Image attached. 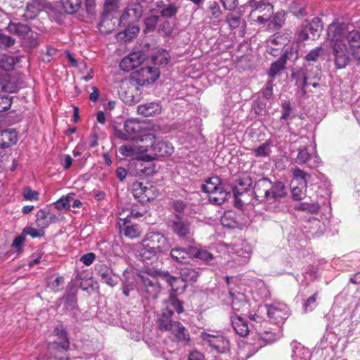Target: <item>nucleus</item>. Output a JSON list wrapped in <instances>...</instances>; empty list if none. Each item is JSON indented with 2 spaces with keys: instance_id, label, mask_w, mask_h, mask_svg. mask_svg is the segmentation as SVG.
I'll return each instance as SVG.
<instances>
[{
  "instance_id": "nucleus-10",
  "label": "nucleus",
  "mask_w": 360,
  "mask_h": 360,
  "mask_svg": "<svg viewBox=\"0 0 360 360\" xmlns=\"http://www.w3.org/2000/svg\"><path fill=\"white\" fill-rule=\"evenodd\" d=\"M160 74L156 67H142L132 73L131 77L140 86L149 84L158 79Z\"/></svg>"
},
{
  "instance_id": "nucleus-9",
  "label": "nucleus",
  "mask_w": 360,
  "mask_h": 360,
  "mask_svg": "<svg viewBox=\"0 0 360 360\" xmlns=\"http://www.w3.org/2000/svg\"><path fill=\"white\" fill-rule=\"evenodd\" d=\"M143 125V122L137 120H128L124 123V131L120 129H115L114 134L117 138L121 140L127 141L138 136L141 141V136L146 134L143 131L144 129Z\"/></svg>"
},
{
  "instance_id": "nucleus-51",
  "label": "nucleus",
  "mask_w": 360,
  "mask_h": 360,
  "mask_svg": "<svg viewBox=\"0 0 360 360\" xmlns=\"http://www.w3.org/2000/svg\"><path fill=\"white\" fill-rule=\"evenodd\" d=\"M221 223L224 227L235 228L237 226L235 214L231 211L225 212L221 217Z\"/></svg>"
},
{
  "instance_id": "nucleus-63",
  "label": "nucleus",
  "mask_w": 360,
  "mask_h": 360,
  "mask_svg": "<svg viewBox=\"0 0 360 360\" xmlns=\"http://www.w3.org/2000/svg\"><path fill=\"white\" fill-rule=\"evenodd\" d=\"M15 43V39L0 32V47H10Z\"/></svg>"
},
{
  "instance_id": "nucleus-41",
  "label": "nucleus",
  "mask_w": 360,
  "mask_h": 360,
  "mask_svg": "<svg viewBox=\"0 0 360 360\" xmlns=\"http://www.w3.org/2000/svg\"><path fill=\"white\" fill-rule=\"evenodd\" d=\"M166 280L169 285L171 286L172 290L174 292H182L186 288V285L184 279L180 277H174L170 275L166 276Z\"/></svg>"
},
{
  "instance_id": "nucleus-64",
  "label": "nucleus",
  "mask_w": 360,
  "mask_h": 360,
  "mask_svg": "<svg viewBox=\"0 0 360 360\" xmlns=\"http://www.w3.org/2000/svg\"><path fill=\"white\" fill-rule=\"evenodd\" d=\"M96 255L94 252H88L83 255L79 260L86 266H90L96 259Z\"/></svg>"
},
{
  "instance_id": "nucleus-57",
  "label": "nucleus",
  "mask_w": 360,
  "mask_h": 360,
  "mask_svg": "<svg viewBox=\"0 0 360 360\" xmlns=\"http://www.w3.org/2000/svg\"><path fill=\"white\" fill-rule=\"evenodd\" d=\"M281 116L280 120L284 121L288 120L290 117L291 114V105L288 101H283L281 105Z\"/></svg>"
},
{
  "instance_id": "nucleus-37",
  "label": "nucleus",
  "mask_w": 360,
  "mask_h": 360,
  "mask_svg": "<svg viewBox=\"0 0 360 360\" xmlns=\"http://www.w3.org/2000/svg\"><path fill=\"white\" fill-rule=\"evenodd\" d=\"M305 27L308 30L310 39L315 40L319 37L322 28V24L319 18H314L311 22L305 25Z\"/></svg>"
},
{
  "instance_id": "nucleus-8",
  "label": "nucleus",
  "mask_w": 360,
  "mask_h": 360,
  "mask_svg": "<svg viewBox=\"0 0 360 360\" xmlns=\"http://www.w3.org/2000/svg\"><path fill=\"white\" fill-rule=\"evenodd\" d=\"M250 6L252 8L250 13V20L259 24L266 22L273 13V7L265 0H250Z\"/></svg>"
},
{
  "instance_id": "nucleus-13",
  "label": "nucleus",
  "mask_w": 360,
  "mask_h": 360,
  "mask_svg": "<svg viewBox=\"0 0 360 360\" xmlns=\"http://www.w3.org/2000/svg\"><path fill=\"white\" fill-rule=\"evenodd\" d=\"M347 27L344 23L332 22L328 27V39L332 46L335 44H344L347 41Z\"/></svg>"
},
{
  "instance_id": "nucleus-2",
  "label": "nucleus",
  "mask_w": 360,
  "mask_h": 360,
  "mask_svg": "<svg viewBox=\"0 0 360 360\" xmlns=\"http://www.w3.org/2000/svg\"><path fill=\"white\" fill-rule=\"evenodd\" d=\"M176 311L180 314L183 311L181 302L174 296H170L164 302L162 313L159 318V326L162 330L171 331L179 342L186 345L190 338L186 328L178 321L172 320V316Z\"/></svg>"
},
{
  "instance_id": "nucleus-55",
  "label": "nucleus",
  "mask_w": 360,
  "mask_h": 360,
  "mask_svg": "<svg viewBox=\"0 0 360 360\" xmlns=\"http://www.w3.org/2000/svg\"><path fill=\"white\" fill-rule=\"evenodd\" d=\"M307 185H292V196L296 200H302L306 195Z\"/></svg>"
},
{
  "instance_id": "nucleus-56",
  "label": "nucleus",
  "mask_w": 360,
  "mask_h": 360,
  "mask_svg": "<svg viewBox=\"0 0 360 360\" xmlns=\"http://www.w3.org/2000/svg\"><path fill=\"white\" fill-rule=\"evenodd\" d=\"M23 235L30 236L32 238H41L44 236V230L41 228H34L32 226H26L22 230Z\"/></svg>"
},
{
  "instance_id": "nucleus-30",
  "label": "nucleus",
  "mask_w": 360,
  "mask_h": 360,
  "mask_svg": "<svg viewBox=\"0 0 360 360\" xmlns=\"http://www.w3.org/2000/svg\"><path fill=\"white\" fill-rule=\"evenodd\" d=\"M231 326L237 334L241 337L246 336L249 333L247 321L240 316L232 315L230 317Z\"/></svg>"
},
{
  "instance_id": "nucleus-26",
  "label": "nucleus",
  "mask_w": 360,
  "mask_h": 360,
  "mask_svg": "<svg viewBox=\"0 0 360 360\" xmlns=\"http://www.w3.org/2000/svg\"><path fill=\"white\" fill-rule=\"evenodd\" d=\"M347 43L349 44L353 57L360 61V34L357 31L347 33Z\"/></svg>"
},
{
  "instance_id": "nucleus-31",
  "label": "nucleus",
  "mask_w": 360,
  "mask_h": 360,
  "mask_svg": "<svg viewBox=\"0 0 360 360\" xmlns=\"http://www.w3.org/2000/svg\"><path fill=\"white\" fill-rule=\"evenodd\" d=\"M18 141L17 132L14 129L0 131V148H6Z\"/></svg>"
},
{
  "instance_id": "nucleus-28",
  "label": "nucleus",
  "mask_w": 360,
  "mask_h": 360,
  "mask_svg": "<svg viewBox=\"0 0 360 360\" xmlns=\"http://www.w3.org/2000/svg\"><path fill=\"white\" fill-rule=\"evenodd\" d=\"M292 360H310L311 352L297 341L291 342Z\"/></svg>"
},
{
  "instance_id": "nucleus-5",
  "label": "nucleus",
  "mask_w": 360,
  "mask_h": 360,
  "mask_svg": "<svg viewBox=\"0 0 360 360\" xmlns=\"http://www.w3.org/2000/svg\"><path fill=\"white\" fill-rule=\"evenodd\" d=\"M155 139V135L150 132L141 136V142L149 141L150 143L149 150L150 149L151 154L144 155V160L150 161L158 157L169 156L174 152V148L170 143L165 141H154Z\"/></svg>"
},
{
  "instance_id": "nucleus-6",
  "label": "nucleus",
  "mask_w": 360,
  "mask_h": 360,
  "mask_svg": "<svg viewBox=\"0 0 360 360\" xmlns=\"http://www.w3.org/2000/svg\"><path fill=\"white\" fill-rule=\"evenodd\" d=\"M200 337L204 343L209 346L213 352L226 354L230 350V342L221 332H202Z\"/></svg>"
},
{
  "instance_id": "nucleus-25",
  "label": "nucleus",
  "mask_w": 360,
  "mask_h": 360,
  "mask_svg": "<svg viewBox=\"0 0 360 360\" xmlns=\"http://www.w3.org/2000/svg\"><path fill=\"white\" fill-rule=\"evenodd\" d=\"M226 22L228 24L230 30L240 28L242 34L244 33V30L246 26L245 21L242 19V13L239 11L231 12L227 14L226 17Z\"/></svg>"
},
{
  "instance_id": "nucleus-4",
  "label": "nucleus",
  "mask_w": 360,
  "mask_h": 360,
  "mask_svg": "<svg viewBox=\"0 0 360 360\" xmlns=\"http://www.w3.org/2000/svg\"><path fill=\"white\" fill-rule=\"evenodd\" d=\"M202 191L208 193L209 201L214 205H221L231 196V193L224 189L221 179L217 176L207 179L202 185Z\"/></svg>"
},
{
  "instance_id": "nucleus-39",
  "label": "nucleus",
  "mask_w": 360,
  "mask_h": 360,
  "mask_svg": "<svg viewBox=\"0 0 360 360\" xmlns=\"http://www.w3.org/2000/svg\"><path fill=\"white\" fill-rule=\"evenodd\" d=\"M55 335L58 336L60 342L58 343V347L63 349H68L70 346L69 340L67 337V333L62 325L57 326L53 330Z\"/></svg>"
},
{
  "instance_id": "nucleus-49",
  "label": "nucleus",
  "mask_w": 360,
  "mask_h": 360,
  "mask_svg": "<svg viewBox=\"0 0 360 360\" xmlns=\"http://www.w3.org/2000/svg\"><path fill=\"white\" fill-rule=\"evenodd\" d=\"M63 9L67 13H76L82 6V0H60Z\"/></svg>"
},
{
  "instance_id": "nucleus-18",
  "label": "nucleus",
  "mask_w": 360,
  "mask_h": 360,
  "mask_svg": "<svg viewBox=\"0 0 360 360\" xmlns=\"http://www.w3.org/2000/svg\"><path fill=\"white\" fill-rule=\"evenodd\" d=\"M169 226L180 238L188 240L192 236L189 224L179 217L170 221Z\"/></svg>"
},
{
  "instance_id": "nucleus-22",
  "label": "nucleus",
  "mask_w": 360,
  "mask_h": 360,
  "mask_svg": "<svg viewBox=\"0 0 360 360\" xmlns=\"http://www.w3.org/2000/svg\"><path fill=\"white\" fill-rule=\"evenodd\" d=\"M171 259L179 264H187L192 259V255L190 254V246L187 248H174L170 250Z\"/></svg>"
},
{
  "instance_id": "nucleus-50",
  "label": "nucleus",
  "mask_w": 360,
  "mask_h": 360,
  "mask_svg": "<svg viewBox=\"0 0 360 360\" xmlns=\"http://www.w3.org/2000/svg\"><path fill=\"white\" fill-rule=\"evenodd\" d=\"M139 32L137 25L128 26L122 32L118 34V37L125 41H129Z\"/></svg>"
},
{
  "instance_id": "nucleus-38",
  "label": "nucleus",
  "mask_w": 360,
  "mask_h": 360,
  "mask_svg": "<svg viewBox=\"0 0 360 360\" xmlns=\"http://www.w3.org/2000/svg\"><path fill=\"white\" fill-rule=\"evenodd\" d=\"M7 30L9 32L18 35V36H25L30 32V28L28 25L18 22H10L7 26Z\"/></svg>"
},
{
  "instance_id": "nucleus-54",
  "label": "nucleus",
  "mask_w": 360,
  "mask_h": 360,
  "mask_svg": "<svg viewBox=\"0 0 360 360\" xmlns=\"http://www.w3.org/2000/svg\"><path fill=\"white\" fill-rule=\"evenodd\" d=\"M129 11H131V18L136 22L139 20L143 13V6L139 3H131L127 6Z\"/></svg>"
},
{
  "instance_id": "nucleus-14",
  "label": "nucleus",
  "mask_w": 360,
  "mask_h": 360,
  "mask_svg": "<svg viewBox=\"0 0 360 360\" xmlns=\"http://www.w3.org/2000/svg\"><path fill=\"white\" fill-rule=\"evenodd\" d=\"M146 59V56L143 51H134L122 59L120 68L125 72H129L140 65Z\"/></svg>"
},
{
  "instance_id": "nucleus-23",
  "label": "nucleus",
  "mask_w": 360,
  "mask_h": 360,
  "mask_svg": "<svg viewBox=\"0 0 360 360\" xmlns=\"http://www.w3.org/2000/svg\"><path fill=\"white\" fill-rule=\"evenodd\" d=\"M326 224L315 217L310 218L305 222L304 228L306 233H309L312 236H320L326 230Z\"/></svg>"
},
{
  "instance_id": "nucleus-47",
  "label": "nucleus",
  "mask_w": 360,
  "mask_h": 360,
  "mask_svg": "<svg viewBox=\"0 0 360 360\" xmlns=\"http://www.w3.org/2000/svg\"><path fill=\"white\" fill-rule=\"evenodd\" d=\"M295 209L311 214H316L320 210L319 204L317 202H299L295 205Z\"/></svg>"
},
{
  "instance_id": "nucleus-15",
  "label": "nucleus",
  "mask_w": 360,
  "mask_h": 360,
  "mask_svg": "<svg viewBox=\"0 0 360 360\" xmlns=\"http://www.w3.org/2000/svg\"><path fill=\"white\" fill-rule=\"evenodd\" d=\"M133 195L141 202H145L156 197L155 188L143 185L141 182H136L133 185Z\"/></svg>"
},
{
  "instance_id": "nucleus-27",
  "label": "nucleus",
  "mask_w": 360,
  "mask_h": 360,
  "mask_svg": "<svg viewBox=\"0 0 360 360\" xmlns=\"http://www.w3.org/2000/svg\"><path fill=\"white\" fill-rule=\"evenodd\" d=\"M252 297L256 302H262L268 300L271 293L262 281H258L255 283V288L252 289Z\"/></svg>"
},
{
  "instance_id": "nucleus-12",
  "label": "nucleus",
  "mask_w": 360,
  "mask_h": 360,
  "mask_svg": "<svg viewBox=\"0 0 360 360\" xmlns=\"http://www.w3.org/2000/svg\"><path fill=\"white\" fill-rule=\"evenodd\" d=\"M268 317L276 323H283L289 316L290 311L288 306L282 302H274L264 306Z\"/></svg>"
},
{
  "instance_id": "nucleus-33",
  "label": "nucleus",
  "mask_w": 360,
  "mask_h": 360,
  "mask_svg": "<svg viewBox=\"0 0 360 360\" xmlns=\"http://www.w3.org/2000/svg\"><path fill=\"white\" fill-rule=\"evenodd\" d=\"M190 254L193 258L199 259L206 264H209L213 259V255L205 249L190 246Z\"/></svg>"
},
{
  "instance_id": "nucleus-46",
  "label": "nucleus",
  "mask_w": 360,
  "mask_h": 360,
  "mask_svg": "<svg viewBox=\"0 0 360 360\" xmlns=\"http://www.w3.org/2000/svg\"><path fill=\"white\" fill-rule=\"evenodd\" d=\"M285 62L286 58L282 56L276 61L272 63L268 72L269 75L271 77H274L278 75L284 69Z\"/></svg>"
},
{
  "instance_id": "nucleus-44",
  "label": "nucleus",
  "mask_w": 360,
  "mask_h": 360,
  "mask_svg": "<svg viewBox=\"0 0 360 360\" xmlns=\"http://www.w3.org/2000/svg\"><path fill=\"white\" fill-rule=\"evenodd\" d=\"M36 224L38 228L43 230L48 228L50 225L49 221V210L43 208L39 210L36 214Z\"/></svg>"
},
{
  "instance_id": "nucleus-1",
  "label": "nucleus",
  "mask_w": 360,
  "mask_h": 360,
  "mask_svg": "<svg viewBox=\"0 0 360 360\" xmlns=\"http://www.w3.org/2000/svg\"><path fill=\"white\" fill-rule=\"evenodd\" d=\"M286 193L284 184L281 181L273 184L267 178L257 181L254 186V195L259 202L266 204V210L279 212L284 207L283 199Z\"/></svg>"
},
{
  "instance_id": "nucleus-62",
  "label": "nucleus",
  "mask_w": 360,
  "mask_h": 360,
  "mask_svg": "<svg viewBox=\"0 0 360 360\" xmlns=\"http://www.w3.org/2000/svg\"><path fill=\"white\" fill-rule=\"evenodd\" d=\"M143 283L146 288V291L149 292L151 288V291H155L157 289V281L155 278H153L152 279H149L148 278H145L143 276H141Z\"/></svg>"
},
{
  "instance_id": "nucleus-32",
  "label": "nucleus",
  "mask_w": 360,
  "mask_h": 360,
  "mask_svg": "<svg viewBox=\"0 0 360 360\" xmlns=\"http://www.w3.org/2000/svg\"><path fill=\"white\" fill-rule=\"evenodd\" d=\"M279 338L280 336L278 335H276L272 331H265L263 333L259 334L257 335V342L255 343L257 350L267 344L275 342Z\"/></svg>"
},
{
  "instance_id": "nucleus-17",
  "label": "nucleus",
  "mask_w": 360,
  "mask_h": 360,
  "mask_svg": "<svg viewBox=\"0 0 360 360\" xmlns=\"http://www.w3.org/2000/svg\"><path fill=\"white\" fill-rule=\"evenodd\" d=\"M335 63L338 68H345L349 62V52L346 43L333 45Z\"/></svg>"
},
{
  "instance_id": "nucleus-59",
  "label": "nucleus",
  "mask_w": 360,
  "mask_h": 360,
  "mask_svg": "<svg viewBox=\"0 0 360 360\" xmlns=\"http://www.w3.org/2000/svg\"><path fill=\"white\" fill-rule=\"evenodd\" d=\"M317 293H314L303 303V309L305 312L312 311L316 306Z\"/></svg>"
},
{
  "instance_id": "nucleus-36",
  "label": "nucleus",
  "mask_w": 360,
  "mask_h": 360,
  "mask_svg": "<svg viewBox=\"0 0 360 360\" xmlns=\"http://www.w3.org/2000/svg\"><path fill=\"white\" fill-rule=\"evenodd\" d=\"M199 269L191 266L180 269V276L185 282H195L199 276Z\"/></svg>"
},
{
  "instance_id": "nucleus-35",
  "label": "nucleus",
  "mask_w": 360,
  "mask_h": 360,
  "mask_svg": "<svg viewBox=\"0 0 360 360\" xmlns=\"http://www.w3.org/2000/svg\"><path fill=\"white\" fill-rule=\"evenodd\" d=\"M121 0H104L103 15L111 18L120 8Z\"/></svg>"
},
{
  "instance_id": "nucleus-16",
  "label": "nucleus",
  "mask_w": 360,
  "mask_h": 360,
  "mask_svg": "<svg viewBox=\"0 0 360 360\" xmlns=\"http://www.w3.org/2000/svg\"><path fill=\"white\" fill-rule=\"evenodd\" d=\"M148 151H149L148 145L141 146L138 143L124 144L119 148L120 153L124 157H131L142 160L144 158V156L142 155Z\"/></svg>"
},
{
  "instance_id": "nucleus-24",
  "label": "nucleus",
  "mask_w": 360,
  "mask_h": 360,
  "mask_svg": "<svg viewBox=\"0 0 360 360\" xmlns=\"http://www.w3.org/2000/svg\"><path fill=\"white\" fill-rule=\"evenodd\" d=\"M206 17L213 25H218L222 21L223 13L217 2H209Z\"/></svg>"
},
{
  "instance_id": "nucleus-3",
  "label": "nucleus",
  "mask_w": 360,
  "mask_h": 360,
  "mask_svg": "<svg viewBox=\"0 0 360 360\" xmlns=\"http://www.w3.org/2000/svg\"><path fill=\"white\" fill-rule=\"evenodd\" d=\"M170 249L168 238L159 231H150L139 244L138 252L141 259L147 264H153L159 257Z\"/></svg>"
},
{
  "instance_id": "nucleus-52",
  "label": "nucleus",
  "mask_w": 360,
  "mask_h": 360,
  "mask_svg": "<svg viewBox=\"0 0 360 360\" xmlns=\"http://www.w3.org/2000/svg\"><path fill=\"white\" fill-rule=\"evenodd\" d=\"M73 193L63 196L54 202L55 207L58 210H66L70 206V201L73 200Z\"/></svg>"
},
{
  "instance_id": "nucleus-43",
  "label": "nucleus",
  "mask_w": 360,
  "mask_h": 360,
  "mask_svg": "<svg viewBox=\"0 0 360 360\" xmlns=\"http://www.w3.org/2000/svg\"><path fill=\"white\" fill-rule=\"evenodd\" d=\"M40 11L39 4L35 2L27 4L24 13L22 15L25 20H30L34 19Z\"/></svg>"
},
{
  "instance_id": "nucleus-60",
  "label": "nucleus",
  "mask_w": 360,
  "mask_h": 360,
  "mask_svg": "<svg viewBox=\"0 0 360 360\" xmlns=\"http://www.w3.org/2000/svg\"><path fill=\"white\" fill-rule=\"evenodd\" d=\"M64 282V278L62 276H58L53 279L50 278L48 281L47 285L49 288L54 291H58Z\"/></svg>"
},
{
  "instance_id": "nucleus-7",
  "label": "nucleus",
  "mask_w": 360,
  "mask_h": 360,
  "mask_svg": "<svg viewBox=\"0 0 360 360\" xmlns=\"http://www.w3.org/2000/svg\"><path fill=\"white\" fill-rule=\"evenodd\" d=\"M227 252L231 261L237 266L248 264L252 255V247L246 241H240L233 245H226Z\"/></svg>"
},
{
  "instance_id": "nucleus-53",
  "label": "nucleus",
  "mask_w": 360,
  "mask_h": 360,
  "mask_svg": "<svg viewBox=\"0 0 360 360\" xmlns=\"http://www.w3.org/2000/svg\"><path fill=\"white\" fill-rule=\"evenodd\" d=\"M129 11H131V18L136 22L139 20L143 13V6L139 3H131L127 6Z\"/></svg>"
},
{
  "instance_id": "nucleus-45",
  "label": "nucleus",
  "mask_w": 360,
  "mask_h": 360,
  "mask_svg": "<svg viewBox=\"0 0 360 360\" xmlns=\"http://www.w3.org/2000/svg\"><path fill=\"white\" fill-rule=\"evenodd\" d=\"M18 62V58L17 57L2 55L0 57V68L5 71L12 70Z\"/></svg>"
},
{
  "instance_id": "nucleus-11",
  "label": "nucleus",
  "mask_w": 360,
  "mask_h": 360,
  "mask_svg": "<svg viewBox=\"0 0 360 360\" xmlns=\"http://www.w3.org/2000/svg\"><path fill=\"white\" fill-rule=\"evenodd\" d=\"M295 162L306 164L311 168L316 167L320 163V158L316 154L315 144L299 149Z\"/></svg>"
},
{
  "instance_id": "nucleus-48",
  "label": "nucleus",
  "mask_w": 360,
  "mask_h": 360,
  "mask_svg": "<svg viewBox=\"0 0 360 360\" xmlns=\"http://www.w3.org/2000/svg\"><path fill=\"white\" fill-rule=\"evenodd\" d=\"M253 154L257 158H268L271 153L270 141H266L253 149Z\"/></svg>"
},
{
  "instance_id": "nucleus-40",
  "label": "nucleus",
  "mask_w": 360,
  "mask_h": 360,
  "mask_svg": "<svg viewBox=\"0 0 360 360\" xmlns=\"http://www.w3.org/2000/svg\"><path fill=\"white\" fill-rule=\"evenodd\" d=\"M292 175V185H307V180L310 177L309 174L298 167L293 169Z\"/></svg>"
},
{
  "instance_id": "nucleus-21",
  "label": "nucleus",
  "mask_w": 360,
  "mask_h": 360,
  "mask_svg": "<svg viewBox=\"0 0 360 360\" xmlns=\"http://www.w3.org/2000/svg\"><path fill=\"white\" fill-rule=\"evenodd\" d=\"M129 222V215L124 219L120 218L118 224L120 226V233H122L124 236L129 238L131 239L139 237L141 234V230L140 229L139 226L127 225V224Z\"/></svg>"
},
{
  "instance_id": "nucleus-19",
  "label": "nucleus",
  "mask_w": 360,
  "mask_h": 360,
  "mask_svg": "<svg viewBox=\"0 0 360 360\" xmlns=\"http://www.w3.org/2000/svg\"><path fill=\"white\" fill-rule=\"evenodd\" d=\"M229 296L231 299V306L233 311L242 312L249 311L250 304L244 293L235 292L230 289Z\"/></svg>"
},
{
  "instance_id": "nucleus-20",
  "label": "nucleus",
  "mask_w": 360,
  "mask_h": 360,
  "mask_svg": "<svg viewBox=\"0 0 360 360\" xmlns=\"http://www.w3.org/2000/svg\"><path fill=\"white\" fill-rule=\"evenodd\" d=\"M96 275L101 281L113 287L117 284V280L113 276L112 270L104 264H96L94 266Z\"/></svg>"
},
{
  "instance_id": "nucleus-61",
  "label": "nucleus",
  "mask_w": 360,
  "mask_h": 360,
  "mask_svg": "<svg viewBox=\"0 0 360 360\" xmlns=\"http://www.w3.org/2000/svg\"><path fill=\"white\" fill-rule=\"evenodd\" d=\"M131 16V11H129L128 7H127L120 18V23L125 26L130 23L135 22L136 20L132 19Z\"/></svg>"
},
{
  "instance_id": "nucleus-29",
  "label": "nucleus",
  "mask_w": 360,
  "mask_h": 360,
  "mask_svg": "<svg viewBox=\"0 0 360 360\" xmlns=\"http://www.w3.org/2000/svg\"><path fill=\"white\" fill-rule=\"evenodd\" d=\"M161 106L158 102H150L139 105L137 107L138 114L144 117L154 116L161 112Z\"/></svg>"
},
{
  "instance_id": "nucleus-42",
  "label": "nucleus",
  "mask_w": 360,
  "mask_h": 360,
  "mask_svg": "<svg viewBox=\"0 0 360 360\" xmlns=\"http://www.w3.org/2000/svg\"><path fill=\"white\" fill-rule=\"evenodd\" d=\"M170 59L169 53L165 49H158L152 56V60L154 64L159 65H165L168 63Z\"/></svg>"
},
{
  "instance_id": "nucleus-34",
  "label": "nucleus",
  "mask_w": 360,
  "mask_h": 360,
  "mask_svg": "<svg viewBox=\"0 0 360 360\" xmlns=\"http://www.w3.org/2000/svg\"><path fill=\"white\" fill-rule=\"evenodd\" d=\"M292 77L295 79L296 84L300 85L304 92H305L307 87L309 85H312L314 87H316L319 86L318 83H309L307 82V76L305 70L304 69H300L296 72H293L292 74Z\"/></svg>"
},
{
  "instance_id": "nucleus-58",
  "label": "nucleus",
  "mask_w": 360,
  "mask_h": 360,
  "mask_svg": "<svg viewBox=\"0 0 360 360\" xmlns=\"http://www.w3.org/2000/svg\"><path fill=\"white\" fill-rule=\"evenodd\" d=\"M177 12V8L174 4H170L164 6L161 11L160 14L165 18H171L176 15Z\"/></svg>"
}]
</instances>
